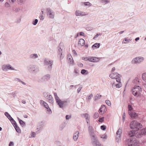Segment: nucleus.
I'll use <instances>...</instances> for the list:
<instances>
[{
	"instance_id": "f257e3e1",
	"label": "nucleus",
	"mask_w": 146,
	"mask_h": 146,
	"mask_svg": "<svg viewBox=\"0 0 146 146\" xmlns=\"http://www.w3.org/2000/svg\"><path fill=\"white\" fill-rule=\"evenodd\" d=\"M54 95L57 104L60 108H62L68 105V102L66 100L62 101L58 96L56 93H54Z\"/></svg>"
},
{
	"instance_id": "f03ea898",
	"label": "nucleus",
	"mask_w": 146,
	"mask_h": 146,
	"mask_svg": "<svg viewBox=\"0 0 146 146\" xmlns=\"http://www.w3.org/2000/svg\"><path fill=\"white\" fill-rule=\"evenodd\" d=\"M131 128L134 130L138 131L140 128L142 127V125L139 123L137 122L136 121L134 120L131 122L130 125Z\"/></svg>"
},
{
	"instance_id": "7ed1b4c3",
	"label": "nucleus",
	"mask_w": 146,
	"mask_h": 146,
	"mask_svg": "<svg viewBox=\"0 0 146 146\" xmlns=\"http://www.w3.org/2000/svg\"><path fill=\"white\" fill-rule=\"evenodd\" d=\"M142 90V88L139 86H135L132 90L133 94L136 97L139 96L141 95Z\"/></svg>"
},
{
	"instance_id": "20e7f679",
	"label": "nucleus",
	"mask_w": 146,
	"mask_h": 146,
	"mask_svg": "<svg viewBox=\"0 0 146 146\" xmlns=\"http://www.w3.org/2000/svg\"><path fill=\"white\" fill-rule=\"evenodd\" d=\"M53 62L52 60H49L45 58L44 60V65L48 70H50L52 68Z\"/></svg>"
},
{
	"instance_id": "39448f33",
	"label": "nucleus",
	"mask_w": 146,
	"mask_h": 146,
	"mask_svg": "<svg viewBox=\"0 0 146 146\" xmlns=\"http://www.w3.org/2000/svg\"><path fill=\"white\" fill-rule=\"evenodd\" d=\"M27 68L28 70L33 73H37L39 71L38 67L34 65H30L27 66Z\"/></svg>"
},
{
	"instance_id": "423d86ee",
	"label": "nucleus",
	"mask_w": 146,
	"mask_h": 146,
	"mask_svg": "<svg viewBox=\"0 0 146 146\" xmlns=\"http://www.w3.org/2000/svg\"><path fill=\"white\" fill-rule=\"evenodd\" d=\"M137 144V140L135 138H131L127 140V144L128 146H135Z\"/></svg>"
},
{
	"instance_id": "0eeeda50",
	"label": "nucleus",
	"mask_w": 146,
	"mask_h": 146,
	"mask_svg": "<svg viewBox=\"0 0 146 146\" xmlns=\"http://www.w3.org/2000/svg\"><path fill=\"white\" fill-rule=\"evenodd\" d=\"M144 60V58L141 56L136 57L133 59L132 63L134 64H138L142 62Z\"/></svg>"
},
{
	"instance_id": "6e6552de",
	"label": "nucleus",
	"mask_w": 146,
	"mask_h": 146,
	"mask_svg": "<svg viewBox=\"0 0 146 146\" xmlns=\"http://www.w3.org/2000/svg\"><path fill=\"white\" fill-rule=\"evenodd\" d=\"M91 139L93 146H103V145L100 143L96 137Z\"/></svg>"
},
{
	"instance_id": "1a4fd4ad",
	"label": "nucleus",
	"mask_w": 146,
	"mask_h": 146,
	"mask_svg": "<svg viewBox=\"0 0 146 146\" xmlns=\"http://www.w3.org/2000/svg\"><path fill=\"white\" fill-rule=\"evenodd\" d=\"M46 13L49 18L51 19L54 18V13L50 8H48L46 9Z\"/></svg>"
},
{
	"instance_id": "9d476101",
	"label": "nucleus",
	"mask_w": 146,
	"mask_h": 146,
	"mask_svg": "<svg viewBox=\"0 0 146 146\" xmlns=\"http://www.w3.org/2000/svg\"><path fill=\"white\" fill-rule=\"evenodd\" d=\"M146 135V128L142 129L140 131L135 133V136L136 137H141L143 135Z\"/></svg>"
},
{
	"instance_id": "9b49d317",
	"label": "nucleus",
	"mask_w": 146,
	"mask_h": 146,
	"mask_svg": "<svg viewBox=\"0 0 146 146\" xmlns=\"http://www.w3.org/2000/svg\"><path fill=\"white\" fill-rule=\"evenodd\" d=\"M88 131L91 139L96 136L94 132V130L92 126L89 125L88 127Z\"/></svg>"
},
{
	"instance_id": "f8f14e48",
	"label": "nucleus",
	"mask_w": 146,
	"mask_h": 146,
	"mask_svg": "<svg viewBox=\"0 0 146 146\" xmlns=\"http://www.w3.org/2000/svg\"><path fill=\"white\" fill-rule=\"evenodd\" d=\"M89 58V61L93 62H98L100 60V58L95 57H88Z\"/></svg>"
},
{
	"instance_id": "ddd939ff",
	"label": "nucleus",
	"mask_w": 146,
	"mask_h": 146,
	"mask_svg": "<svg viewBox=\"0 0 146 146\" xmlns=\"http://www.w3.org/2000/svg\"><path fill=\"white\" fill-rule=\"evenodd\" d=\"M62 44L61 43L58 46V54L60 55V58H62V51L64 49L63 46L62 45Z\"/></svg>"
},
{
	"instance_id": "4468645a",
	"label": "nucleus",
	"mask_w": 146,
	"mask_h": 146,
	"mask_svg": "<svg viewBox=\"0 0 146 146\" xmlns=\"http://www.w3.org/2000/svg\"><path fill=\"white\" fill-rule=\"evenodd\" d=\"M106 111V108L105 105H102L101 106V108L99 109V112L101 115L103 114Z\"/></svg>"
},
{
	"instance_id": "2eb2a0df",
	"label": "nucleus",
	"mask_w": 146,
	"mask_h": 146,
	"mask_svg": "<svg viewBox=\"0 0 146 146\" xmlns=\"http://www.w3.org/2000/svg\"><path fill=\"white\" fill-rule=\"evenodd\" d=\"M50 77V76L49 74H46L43 77H42L41 79V82H45L48 80Z\"/></svg>"
},
{
	"instance_id": "dca6fc26",
	"label": "nucleus",
	"mask_w": 146,
	"mask_h": 146,
	"mask_svg": "<svg viewBox=\"0 0 146 146\" xmlns=\"http://www.w3.org/2000/svg\"><path fill=\"white\" fill-rule=\"evenodd\" d=\"M75 14L76 16H84L87 15L85 12L79 10L76 11Z\"/></svg>"
},
{
	"instance_id": "f3484780",
	"label": "nucleus",
	"mask_w": 146,
	"mask_h": 146,
	"mask_svg": "<svg viewBox=\"0 0 146 146\" xmlns=\"http://www.w3.org/2000/svg\"><path fill=\"white\" fill-rule=\"evenodd\" d=\"M120 76L117 72L111 73L109 75V77L111 78L114 79L117 77L118 76Z\"/></svg>"
},
{
	"instance_id": "a211bd4d",
	"label": "nucleus",
	"mask_w": 146,
	"mask_h": 146,
	"mask_svg": "<svg viewBox=\"0 0 146 146\" xmlns=\"http://www.w3.org/2000/svg\"><path fill=\"white\" fill-rule=\"evenodd\" d=\"M79 132L78 131H76L74 134L73 138L75 141L77 140L79 135Z\"/></svg>"
},
{
	"instance_id": "6ab92c4d",
	"label": "nucleus",
	"mask_w": 146,
	"mask_h": 146,
	"mask_svg": "<svg viewBox=\"0 0 146 146\" xmlns=\"http://www.w3.org/2000/svg\"><path fill=\"white\" fill-rule=\"evenodd\" d=\"M47 99L48 100V102L49 103L51 104H52L54 103V101L53 98L52 96L50 95L48 97Z\"/></svg>"
},
{
	"instance_id": "aec40b11",
	"label": "nucleus",
	"mask_w": 146,
	"mask_h": 146,
	"mask_svg": "<svg viewBox=\"0 0 146 146\" xmlns=\"http://www.w3.org/2000/svg\"><path fill=\"white\" fill-rule=\"evenodd\" d=\"M129 114L132 118H135L137 116V114L135 112H129Z\"/></svg>"
},
{
	"instance_id": "412c9836",
	"label": "nucleus",
	"mask_w": 146,
	"mask_h": 146,
	"mask_svg": "<svg viewBox=\"0 0 146 146\" xmlns=\"http://www.w3.org/2000/svg\"><path fill=\"white\" fill-rule=\"evenodd\" d=\"M26 0H17V2L18 5H21L24 4Z\"/></svg>"
},
{
	"instance_id": "4be33fe9",
	"label": "nucleus",
	"mask_w": 146,
	"mask_h": 146,
	"mask_svg": "<svg viewBox=\"0 0 146 146\" xmlns=\"http://www.w3.org/2000/svg\"><path fill=\"white\" fill-rule=\"evenodd\" d=\"M135 131L134 130L131 131L130 132H129L128 133V135L129 137H132L135 136Z\"/></svg>"
},
{
	"instance_id": "5701e85b",
	"label": "nucleus",
	"mask_w": 146,
	"mask_h": 146,
	"mask_svg": "<svg viewBox=\"0 0 146 146\" xmlns=\"http://www.w3.org/2000/svg\"><path fill=\"white\" fill-rule=\"evenodd\" d=\"M85 43V40L83 39H80L78 41V44L81 46L84 45Z\"/></svg>"
},
{
	"instance_id": "b1692460",
	"label": "nucleus",
	"mask_w": 146,
	"mask_h": 146,
	"mask_svg": "<svg viewBox=\"0 0 146 146\" xmlns=\"http://www.w3.org/2000/svg\"><path fill=\"white\" fill-rule=\"evenodd\" d=\"M38 57L37 54H32L29 56V58H30L34 59H35Z\"/></svg>"
},
{
	"instance_id": "393cba45",
	"label": "nucleus",
	"mask_w": 146,
	"mask_h": 146,
	"mask_svg": "<svg viewBox=\"0 0 146 146\" xmlns=\"http://www.w3.org/2000/svg\"><path fill=\"white\" fill-rule=\"evenodd\" d=\"M133 83L136 84H138L139 82V79L138 78H136L133 81Z\"/></svg>"
},
{
	"instance_id": "a878e982",
	"label": "nucleus",
	"mask_w": 146,
	"mask_h": 146,
	"mask_svg": "<svg viewBox=\"0 0 146 146\" xmlns=\"http://www.w3.org/2000/svg\"><path fill=\"white\" fill-rule=\"evenodd\" d=\"M83 115L86 119V120H90V117L88 114L86 113L83 114Z\"/></svg>"
},
{
	"instance_id": "bb28decb",
	"label": "nucleus",
	"mask_w": 146,
	"mask_h": 146,
	"mask_svg": "<svg viewBox=\"0 0 146 146\" xmlns=\"http://www.w3.org/2000/svg\"><path fill=\"white\" fill-rule=\"evenodd\" d=\"M74 74L73 75V76L74 77H76L78 76L79 74V71L76 69H75L74 71Z\"/></svg>"
},
{
	"instance_id": "cd10ccee",
	"label": "nucleus",
	"mask_w": 146,
	"mask_h": 146,
	"mask_svg": "<svg viewBox=\"0 0 146 146\" xmlns=\"http://www.w3.org/2000/svg\"><path fill=\"white\" fill-rule=\"evenodd\" d=\"M43 105L44 107L46 108L48 110V111L49 112H50V111H51V110L49 108L48 105L46 102L44 103Z\"/></svg>"
},
{
	"instance_id": "c85d7f7f",
	"label": "nucleus",
	"mask_w": 146,
	"mask_h": 146,
	"mask_svg": "<svg viewBox=\"0 0 146 146\" xmlns=\"http://www.w3.org/2000/svg\"><path fill=\"white\" fill-rule=\"evenodd\" d=\"M102 96V95H100V94H98L97 95L94 97V100L95 101H96V100L100 99Z\"/></svg>"
},
{
	"instance_id": "c756f323",
	"label": "nucleus",
	"mask_w": 146,
	"mask_h": 146,
	"mask_svg": "<svg viewBox=\"0 0 146 146\" xmlns=\"http://www.w3.org/2000/svg\"><path fill=\"white\" fill-rule=\"evenodd\" d=\"M100 46V44L98 43H95L92 46V48H99Z\"/></svg>"
},
{
	"instance_id": "7c9ffc66",
	"label": "nucleus",
	"mask_w": 146,
	"mask_h": 146,
	"mask_svg": "<svg viewBox=\"0 0 146 146\" xmlns=\"http://www.w3.org/2000/svg\"><path fill=\"white\" fill-rule=\"evenodd\" d=\"M131 41V40L130 39H127L126 38H125L124 39V40L122 41V43L125 44L127 43H128Z\"/></svg>"
},
{
	"instance_id": "2f4dec72",
	"label": "nucleus",
	"mask_w": 146,
	"mask_h": 146,
	"mask_svg": "<svg viewBox=\"0 0 146 146\" xmlns=\"http://www.w3.org/2000/svg\"><path fill=\"white\" fill-rule=\"evenodd\" d=\"M5 115L10 120L12 118L10 115L7 112H5Z\"/></svg>"
},
{
	"instance_id": "473e14b6",
	"label": "nucleus",
	"mask_w": 146,
	"mask_h": 146,
	"mask_svg": "<svg viewBox=\"0 0 146 146\" xmlns=\"http://www.w3.org/2000/svg\"><path fill=\"white\" fill-rule=\"evenodd\" d=\"M14 80H15L16 81H19V82H20L22 84H23V85H26V83L22 81L21 80H20V79H19V78H14Z\"/></svg>"
},
{
	"instance_id": "72a5a7b5",
	"label": "nucleus",
	"mask_w": 146,
	"mask_h": 146,
	"mask_svg": "<svg viewBox=\"0 0 146 146\" xmlns=\"http://www.w3.org/2000/svg\"><path fill=\"white\" fill-rule=\"evenodd\" d=\"M7 69L9 70H17L15 69L14 68L12 67L11 65H7Z\"/></svg>"
},
{
	"instance_id": "f704fd0d",
	"label": "nucleus",
	"mask_w": 146,
	"mask_h": 146,
	"mask_svg": "<svg viewBox=\"0 0 146 146\" xmlns=\"http://www.w3.org/2000/svg\"><path fill=\"white\" fill-rule=\"evenodd\" d=\"M81 73L82 74H85L87 75L88 74V71L85 69L82 70L81 71Z\"/></svg>"
},
{
	"instance_id": "c9c22d12",
	"label": "nucleus",
	"mask_w": 146,
	"mask_h": 146,
	"mask_svg": "<svg viewBox=\"0 0 146 146\" xmlns=\"http://www.w3.org/2000/svg\"><path fill=\"white\" fill-rule=\"evenodd\" d=\"M15 128L16 131L18 133H20V129L19 128V127L18 126L17 124L16 125H15L14 126Z\"/></svg>"
},
{
	"instance_id": "e433bc0d",
	"label": "nucleus",
	"mask_w": 146,
	"mask_h": 146,
	"mask_svg": "<svg viewBox=\"0 0 146 146\" xmlns=\"http://www.w3.org/2000/svg\"><path fill=\"white\" fill-rule=\"evenodd\" d=\"M143 80L145 82H146V72L143 74L142 75Z\"/></svg>"
},
{
	"instance_id": "4c0bfd02",
	"label": "nucleus",
	"mask_w": 146,
	"mask_h": 146,
	"mask_svg": "<svg viewBox=\"0 0 146 146\" xmlns=\"http://www.w3.org/2000/svg\"><path fill=\"white\" fill-rule=\"evenodd\" d=\"M10 121L11 122L12 124L14 126L15 125H17V124L16 122L13 118L11 119L10 120Z\"/></svg>"
},
{
	"instance_id": "58836bf2",
	"label": "nucleus",
	"mask_w": 146,
	"mask_h": 146,
	"mask_svg": "<svg viewBox=\"0 0 146 146\" xmlns=\"http://www.w3.org/2000/svg\"><path fill=\"white\" fill-rule=\"evenodd\" d=\"M19 123L21 125L22 127L25 126V122L21 120H20Z\"/></svg>"
},
{
	"instance_id": "ea45409f",
	"label": "nucleus",
	"mask_w": 146,
	"mask_h": 146,
	"mask_svg": "<svg viewBox=\"0 0 146 146\" xmlns=\"http://www.w3.org/2000/svg\"><path fill=\"white\" fill-rule=\"evenodd\" d=\"M128 113H129V112H131V111L133 110V108L132 107L131 105H128Z\"/></svg>"
},
{
	"instance_id": "a19ab883",
	"label": "nucleus",
	"mask_w": 146,
	"mask_h": 146,
	"mask_svg": "<svg viewBox=\"0 0 146 146\" xmlns=\"http://www.w3.org/2000/svg\"><path fill=\"white\" fill-rule=\"evenodd\" d=\"M99 117V114L98 112H95L94 115L93 117L94 118H97Z\"/></svg>"
},
{
	"instance_id": "79ce46f5",
	"label": "nucleus",
	"mask_w": 146,
	"mask_h": 146,
	"mask_svg": "<svg viewBox=\"0 0 146 146\" xmlns=\"http://www.w3.org/2000/svg\"><path fill=\"white\" fill-rule=\"evenodd\" d=\"M115 87L116 88H119L121 86V82H118L117 84H115Z\"/></svg>"
},
{
	"instance_id": "37998d69",
	"label": "nucleus",
	"mask_w": 146,
	"mask_h": 146,
	"mask_svg": "<svg viewBox=\"0 0 146 146\" xmlns=\"http://www.w3.org/2000/svg\"><path fill=\"white\" fill-rule=\"evenodd\" d=\"M119 76H120L118 75L117 76V77L115 78L116 81L118 82H120V81H121V80Z\"/></svg>"
},
{
	"instance_id": "c03bdc74",
	"label": "nucleus",
	"mask_w": 146,
	"mask_h": 146,
	"mask_svg": "<svg viewBox=\"0 0 146 146\" xmlns=\"http://www.w3.org/2000/svg\"><path fill=\"white\" fill-rule=\"evenodd\" d=\"M100 1L102 3H105V4H106L109 2L108 0H100Z\"/></svg>"
},
{
	"instance_id": "a18cd8bd",
	"label": "nucleus",
	"mask_w": 146,
	"mask_h": 146,
	"mask_svg": "<svg viewBox=\"0 0 146 146\" xmlns=\"http://www.w3.org/2000/svg\"><path fill=\"white\" fill-rule=\"evenodd\" d=\"M122 132V130L121 129L119 128L118 130L116 133V134L121 135Z\"/></svg>"
},
{
	"instance_id": "49530a36",
	"label": "nucleus",
	"mask_w": 146,
	"mask_h": 146,
	"mask_svg": "<svg viewBox=\"0 0 146 146\" xmlns=\"http://www.w3.org/2000/svg\"><path fill=\"white\" fill-rule=\"evenodd\" d=\"M7 65H4L2 66V69L4 70H5L7 69Z\"/></svg>"
},
{
	"instance_id": "de8ad7c7",
	"label": "nucleus",
	"mask_w": 146,
	"mask_h": 146,
	"mask_svg": "<svg viewBox=\"0 0 146 146\" xmlns=\"http://www.w3.org/2000/svg\"><path fill=\"white\" fill-rule=\"evenodd\" d=\"M93 95L92 94H91L88 96V99L89 102L90 101L91 98L93 97Z\"/></svg>"
},
{
	"instance_id": "09e8293b",
	"label": "nucleus",
	"mask_w": 146,
	"mask_h": 146,
	"mask_svg": "<svg viewBox=\"0 0 146 146\" xmlns=\"http://www.w3.org/2000/svg\"><path fill=\"white\" fill-rule=\"evenodd\" d=\"M38 22V20L36 19L33 21V24L34 25H36L37 23Z\"/></svg>"
},
{
	"instance_id": "8fccbe9b",
	"label": "nucleus",
	"mask_w": 146,
	"mask_h": 146,
	"mask_svg": "<svg viewBox=\"0 0 146 146\" xmlns=\"http://www.w3.org/2000/svg\"><path fill=\"white\" fill-rule=\"evenodd\" d=\"M84 4V5L86 6H90L92 5V4L88 2H85Z\"/></svg>"
},
{
	"instance_id": "3c124183",
	"label": "nucleus",
	"mask_w": 146,
	"mask_h": 146,
	"mask_svg": "<svg viewBox=\"0 0 146 146\" xmlns=\"http://www.w3.org/2000/svg\"><path fill=\"white\" fill-rule=\"evenodd\" d=\"M82 85H80V86L78 88V90H77V92L78 93H79V92H80V91L81 90V89H82Z\"/></svg>"
},
{
	"instance_id": "603ef678",
	"label": "nucleus",
	"mask_w": 146,
	"mask_h": 146,
	"mask_svg": "<svg viewBox=\"0 0 146 146\" xmlns=\"http://www.w3.org/2000/svg\"><path fill=\"white\" fill-rule=\"evenodd\" d=\"M100 128L101 129L104 130L106 129V127L104 125H102L101 126Z\"/></svg>"
},
{
	"instance_id": "864d4df0",
	"label": "nucleus",
	"mask_w": 146,
	"mask_h": 146,
	"mask_svg": "<svg viewBox=\"0 0 146 146\" xmlns=\"http://www.w3.org/2000/svg\"><path fill=\"white\" fill-rule=\"evenodd\" d=\"M106 102L108 106H110L111 105V103L110 101L108 100H106Z\"/></svg>"
},
{
	"instance_id": "5fc2aeb1",
	"label": "nucleus",
	"mask_w": 146,
	"mask_h": 146,
	"mask_svg": "<svg viewBox=\"0 0 146 146\" xmlns=\"http://www.w3.org/2000/svg\"><path fill=\"white\" fill-rule=\"evenodd\" d=\"M82 60L85 61H88L89 58L88 57H83L82 58Z\"/></svg>"
},
{
	"instance_id": "6e6d98bb",
	"label": "nucleus",
	"mask_w": 146,
	"mask_h": 146,
	"mask_svg": "<svg viewBox=\"0 0 146 146\" xmlns=\"http://www.w3.org/2000/svg\"><path fill=\"white\" fill-rule=\"evenodd\" d=\"M43 95L44 97L46 98L48 97L49 96L47 94V93L46 92H44L43 93Z\"/></svg>"
},
{
	"instance_id": "4d7b16f0",
	"label": "nucleus",
	"mask_w": 146,
	"mask_h": 146,
	"mask_svg": "<svg viewBox=\"0 0 146 146\" xmlns=\"http://www.w3.org/2000/svg\"><path fill=\"white\" fill-rule=\"evenodd\" d=\"M111 85L112 87L113 88H115V83L114 82H113V83L112 82H111Z\"/></svg>"
},
{
	"instance_id": "13d9d810",
	"label": "nucleus",
	"mask_w": 146,
	"mask_h": 146,
	"mask_svg": "<svg viewBox=\"0 0 146 146\" xmlns=\"http://www.w3.org/2000/svg\"><path fill=\"white\" fill-rule=\"evenodd\" d=\"M104 117H103L101 118H100L99 119V120L98 121L100 122H102L104 121Z\"/></svg>"
},
{
	"instance_id": "bf43d9fd",
	"label": "nucleus",
	"mask_w": 146,
	"mask_h": 146,
	"mask_svg": "<svg viewBox=\"0 0 146 146\" xmlns=\"http://www.w3.org/2000/svg\"><path fill=\"white\" fill-rule=\"evenodd\" d=\"M35 135L36 133L34 132H32L31 134V135L32 137H35Z\"/></svg>"
},
{
	"instance_id": "052dcab7",
	"label": "nucleus",
	"mask_w": 146,
	"mask_h": 146,
	"mask_svg": "<svg viewBox=\"0 0 146 146\" xmlns=\"http://www.w3.org/2000/svg\"><path fill=\"white\" fill-rule=\"evenodd\" d=\"M16 1V0H9V2L12 4H13Z\"/></svg>"
},
{
	"instance_id": "680f3d73",
	"label": "nucleus",
	"mask_w": 146,
	"mask_h": 146,
	"mask_svg": "<svg viewBox=\"0 0 146 146\" xmlns=\"http://www.w3.org/2000/svg\"><path fill=\"white\" fill-rule=\"evenodd\" d=\"M5 6L7 7H10V5L8 3L6 2L5 4Z\"/></svg>"
},
{
	"instance_id": "e2e57ef3",
	"label": "nucleus",
	"mask_w": 146,
	"mask_h": 146,
	"mask_svg": "<svg viewBox=\"0 0 146 146\" xmlns=\"http://www.w3.org/2000/svg\"><path fill=\"white\" fill-rule=\"evenodd\" d=\"M121 135L119 134H116V138H120Z\"/></svg>"
},
{
	"instance_id": "0e129e2a",
	"label": "nucleus",
	"mask_w": 146,
	"mask_h": 146,
	"mask_svg": "<svg viewBox=\"0 0 146 146\" xmlns=\"http://www.w3.org/2000/svg\"><path fill=\"white\" fill-rule=\"evenodd\" d=\"M14 145V143L12 141L10 142L9 144V146H13Z\"/></svg>"
},
{
	"instance_id": "69168bd1",
	"label": "nucleus",
	"mask_w": 146,
	"mask_h": 146,
	"mask_svg": "<svg viewBox=\"0 0 146 146\" xmlns=\"http://www.w3.org/2000/svg\"><path fill=\"white\" fill-rule=\"evenodd\" d=\"M78 66L80 67H82L83 66V64L82 63H79L78 64Z\"/></svg>"
},
{
	"instance_id": "338daca9",
	"label": "nucleus",
	"mask_w": 146,
	"mask_h": 146,
	"mask_svg": "<svg viewBox=\"0 0 146 146\" xmlns=\"http://www.w3.org/2000/svg\"><path fill=\"white\" fill-rule=\"evenodd\" d=\"M71 117L70 116L67 115L66 116V119H68Z\"/></svg>"
},
{
	"instance_id": "774afa93",
	"label": "nucleus",
	"mask_w": 146,
	"mask_h": 146,
	"mask_svg": "<svg viewBox=\"0 0 146 146\" xmlns=\"http://www.w3.org/2000/svg\"><path fill=\"white\" fill-rule=\"evenodd\" d=\"M20 9L18 8L15 9V11L16 12H18L20 11Z\"/></svg>"
}]
</instances>
